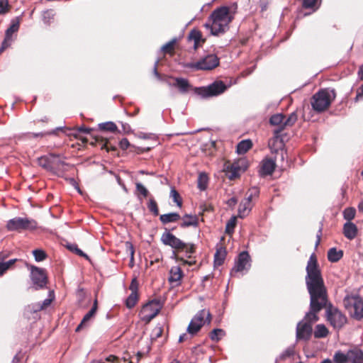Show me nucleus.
Segmentation results:
<instances>
[{
	"mask_svg": "<svg viewBox=\"0 0 363 363\" xmlns=\"http://www.w3.org/2000/svg\"><path fill=\"white\" fill-rule=\"evenodd\" d=\"M171 79L173 82H168V84L177 88L181 94H186L193 90L195 94L203 99L218 96L227 89V86L223 81H215L207 86L194 87L186 79L182 77H171Z\"/></svg>",
	"mask_w": 363,
	"mask_h": 363,
	"instance_id": "f257e3e1",
	"label": "nucleus"
},
{
	"mask_svg": "<svg viewBox=\"0 0 363 363\" xmlns=\"http://www.w3.org/2000/svg\"><path fill=\"white\" fill-rule=\"evenodd\" d=\"M234 16L228 6H221L214 10L203 26L210 30L213 35L225 33L229 29V24Z\"/></svg>",
	"mask_w": 363,
	"mask_h": 363,
	"instance_id": "f03ea898",
	"label": "nucleus"
},
{
	"mask_svg": "<svg viewBox=\"0 0 363 363\" xmlns=\"http://www.w3.org/2000/svg\"><path fill=\"white\" fill-rule=\"evenodd\" d=\"M306 284L312 307L316 308V310H322L328 303V295L321 274H308Z\"/></svg>",
	"mask_w": 363,
	"mask_h": 363,
	"instance_id": "7ed1b4c3",
	"label": "nucleus"
},
{
	"mask_svg": "<svg viewBox=\"0 0 363 363\" xmlns=\"http://www.w3.org/2000/svg\"><path fill=\"white\" fill-rule=\"evenodd\" d=\"M335 97L336 93L335 90L323 89L312 96L311 104L315 111L322 113L328 109Z\"/></svg>",
	"mask_w": 363,
	"mask_h": 363,
	"instance_id": "20e7f679",
	"label": "nucleus"
},
{
	"mask_svg": "<svg viewBox=\"0 0 363 363\" xmlns=\"http://www.w3.org/2000/svg\"><path fill=\"white\" fill-rule=\"evenodd\" d=\"M161 240L165 245H169L177 252H185L186 254L195 252V245L184 242L170 232H165L162 235Z\"/></svg>",
	"mask_w": 363,
	"mask_h": 363,
	"instance_id": "39448f33",
	"label": "nucleus"
},
{
	"mask_svg": "<svg viewBox=\"0 0 363 363\" xmlns=\"http://www.w3.org/2000/svg\"><path fill=\"white\" fill-rule=\"evenodd\" d=\"M161 240L165 245H169L177 252H185L186 254L195 252V245L184 242L170 232H165L162 235Z\"/></svg>",
	"mask_w": 363,
	"mask_h": 363,
	"instance_id": "423d86ee",
	"label": "nucleus"
},
{
	"mask_svg": "<svg viewBox=\"0 0 363 363\" xmlns=\"http://www.w3.org/2000/svg\"><path fill=\"white\" fill-rule=\"evenodd\" d=\"M245 198L242 200L238 207V217L243 218L249 215L253 206V200L258 199L259 196V189L257 186H253L247 191Z\"/></svg>",
	"mask_w": 363,
	"mask_h": 363,
	"instance_id": "0eeeda50",
	"label": "nucleus"
},
{
	"mask_svg": "<svg viewBox=\"0 0 363 363\" xmlns=\"http://www.w3.org/2000/svg\"><path fill=\"white\" fill-rule=\"evenodd\" d=\"M212 320L211 313L208 310L199 311L192 318L187 328V332L194 335H196L205 324H210Z\"/></svg>",
	"mask_w": 363,
	"mask_h": 363,
	"instance_id": "6e6552de",
	"label": "nucleus"
},
{
	"mask_svg": "<svg viewBox=\"0 0 363 363\" xmlns=\"http://www.w3.org/2000/svg\"><path fill=\"white\" fill-rule=\"evenodd\" d=\"M343 304L351 317L357 320L363 318V301L359 296H347L343 299Z\"/></svg>",
	"mask_w": 363,
	"mask_h": 363,
	"instance_id": "1a4fd4ad",
	"label": "nucleus"
},
{
	"mask_svg": "<svg viewBox=\"0 0 363 363\" xmlns=\"http://www.w3.org/2000/svg\"><path fill=\"white\" fill-rule=\"evenodd\" d=\"M6 229L9 231L32 230L38 227L37 222L28 218L16 217L9 220L6 223Z\"/></svg>",
	"mask_w": 363,
	"mask_h": 363,
	"instance_id": "9d476101",
	"label": "nucleus"
},
{
	"mask_svg": "<svg viewBox=\"0 0 363 363\" xmlns=\"http://www.w3.org/2000/svg\"><path fill=\"white\" fill-rule=\"evenodd\" d=\"M326 316L328 321L335 329H340L347 323L346 316L331 303H326Z\"/></svg>",
	"mask_w": 363,
	"mask_h": 363,
	"instance_id": "9b49d317",
	"label": "nucleus"
},
{
	"mask_svg": "<svg viewBox=\"0 0 363 363\" xmlns=\"http://www.w3.org/2000/svg\"><path fill=\"white\" fill-rule=\"evenodd\" d=\"M161 307L159 301L152 300L145 304L140 311V320L145 324H148L160 313Z\"/></svg>",
	"mask_w": 363,
	"mask_h": 363,
	"instance_id": "f8f14e48",
	"label": "nucleus"
},
{
	"mask_svg": "<svg viewBox=\"0 0 363 363\" xmlns=\"http://www.w3.org/2000/svg\"><path fill=\"white\" fill-rule=\"evenodd\" d=\"M219 65V58L216 55H208L198 62L190 65L200 70H211Z\"/></svg>",
	"mask_w": 363,
	"mask_h": 363,
	"instance_id": "ddd939ff",
	"label": "nucleus"
},
{
	"mask_svg": "<svg viewBox=\"0 0 363 363\" xmlns=\"http://www.w3.org/2000/svg\"><path fill=\"white\" fill-rule=\"evenodd\" d=\"M20 22L18 18L13 20L9 28H7L5 33V38L0 47V52H3L11 45L13 33L17 32L19 29Z\"/></svg>",
	"mask_w": 363,
	"mask_h": 363,
	"instance_id": "4468645a",
	"label": "nucleus"
},
{
	"mask_svg": "<svg viewBox=\"0 0 363 363\" xmlns=\"http://www.w3.org/2000/svg\"><path fill=\"white\" fill-rule=\"evenodd\" d=\"M251 266L250 256L247 252L243 251L238 255L236 262V272L249 270Z\"/></svg>",
	"mask_w": 363,
	"mask_h": 363,
	"instance_id": "2eb2a0df",
	"label": "nucleus"
},
{
	"mask_svg": "<svg viewBox=\"0 0 363 363\" xmlns=\"http://www.w3.org/2000/svg\"><path fill=\"white\" fill-rule=\"evenodd\" d=\"M312 334V325L308 323H299L296 328L297 340H308Z\"/></svg>",
	"mask_w": 363,
	"mask_h": 363,
	"instance_id": "dca6fc26",
	"label": "nucleus"
},
{
	"mask_svg": "<svg viewBox=\"0 0 363 363\" xmlns=\"http://www.w3.org/2000/svg\"><path fill=\"white\" fill-rule=\"evenodd\" d=\"M274 137L269 141V147L272 152L277 153L279 150L283 151L284 143L280 135V130H274Z\"/></svg>",
	"mask_w": 363,
	"mask_h": 363,
	"instance_id": "f3484780",
	"label": "nucleus"
},
{
	"mask_svg": "<svg viewBox=\"0 0 363 363\" xmlns=\"http://www.w3.org/2000/svg\"><path fill=\"white\" fill-rule=\"evenodd\" d=\"M275 162L269 158L264 159L260 164L259 173L262 176L270 175L274 171Z\"/></svg>",
	"mask_w": 363,
	"mask_h": 363,
	"instance_id": "a211bd4d",
	"label": "nucleus"
},
{
	"mask_svg": "<svg viewBox=\"0 0 363 363\" xmlns=\"http://www.w3.org/2000/svg\"><path fill=\"white\" fill-rule=\"evenodd\" d=\"M224 172H225L226 177L230 180H234L238 178L242 173L235 164L227 162L224 165Z\"/></svg>",
	"mask_w": 363,
	"mask_h": 363,
	"instance_id": "6ab92c4d",
	"label": "nucleus"
},
{
	"mask_svg": "<svg viewBox=\"0 0 363 363\" xmlns=\"http://www.w3.org/2000/svg\"><path fill=\"white\" fill-rule=\"evenodd\" d=\"M8 255L5 252H0V272H5L6 271L11 269V266L13 265L16 262L25 264L22 260H18L17 259H12L8 261H5L7 258Z\"/></svg>",
	"mask_w": 363,
	"mask_h": 363,
	"instance_id": "aec40b11",
	"label": "nucleus"
},
{
	"mask_svg": "<svg viewBox=\"0 0 363 363\" xmlns=\"http://www.w3.org/2000/svg\"><path fill=\"white\" fill-rule=\"evenodd\" d=\"M188 40L194 41V50H196L206 42V39L202 38L201 32L197 29H193L190 31L188 35Z\"/></svg>",
	"mask_w": 363,
	"mask_h": 363,
	"instance_id": "412c9836",
	"label": "nucleus"
},
{
	"mask_svg": "<svg viewBox=\"0 0 363 363\" xmlns=\"http://www.w3.org/2000/svg\"><path fill=\"white\" fill-rule=\"evenodd\" d=\"M94 140L90 143L93 146L100 145L101 149H105L107 152L116 151L117 149L115 146L109 145L108 140L101 136L96 135L93 138Z\"/></svg>",
	"mask_w": 363,
	"mask_h": 363,
	"instance_id": "4be33fe9",
	"label": "nucleus"
},
{
	"mask_svg": "<svg viewBox=\"0 0 363 363\" xmlns=\"http://www.w3.org/2000/svg\"><path fill=\"white\" fill-rule=\"evenodd\" d=\"M31 280L35 290L43 289L48 282L46 274H31Z\"/></svg>",
	"mask_w": 363,
	"mask_h": 363,
	"instance_id": "5701e85b",
	"label": "nucleus"
},
{
	"mask_svg": "<svg viewBox=\"0 0 363 363\" xmlns=\"http://www.w3.org/2000/svg\"><path fill=\"white\" fill-rule=\"evenodd\" d=\"M226 255V248L222 245H217L216 252L214 255V265L216 267L221 266L224 263Z\"/></svg>",
	"mask_w": 363,
	"mask_h": 363,
	"instance_id": "b1692460",
	"label": "nucleus"
},
{
	"mask_svg": "<svg viewBox=\"0 0 363 363\" xmlns=\"http://www.w3.org/2000/svg\"><path fill=\"white\" fill-rule=\"evenodd\" d=\"M357 225L352 222H347L343 226V234L349 240H353L357 235Z\"/></svg>",
	"mask_w": 363,
	"mask_h": 363,
	"instance_id": "393cba45",
	"label": "nucleus"
},
{
	"mask_svg": "<svg viewBox=\"0 0 363 363\" xmlns=\"http://www.w3.org/2000/svg\"><path fill=\"white\" fill-rule=\"evenodd\" d=\"M181 219V216L178 213L172 212L160 215V222L165 225L169 223H175Z\"/></svg>",
	"mask_w": 363,
	"mask_h": 363,
	"instance_id": "a878e982",
	"label": "nucleus"
},
{
	"mask_svg": "<svg viewBox=\"0 0 363 363\" xmlns=\"http://www.w3.org/2000/svg\"><path fill=\"white\" fill-rule=\"evenodd\" d=\"M182 223H181L180 226L183 228L194 226L197 227L199 225V218L196 216H191L189 214H186L182 218Z\"/></svg>",
	"mask_w": 363,
	"mask_h": 363,
	"instance_id": "bb28decb",
	"label": "nucleus"
},
{
	"mask_svg": "<svg viewBox=\"0 0 363 363\" xmlns=\"http://www.w3.org/2000/svg\"><path fill=\"white\" fill-rule=\"evenodd\" d=\"M286 116L282 113L274 114L271 116L269 123L272 125H277L279 128L277 130H280V133L285 128L284 126V119Z\"/></svg>",
	"mask_w": 363,
	"mask_h": 363,
	"instance_id": "cd10ccee",
	"label": "nucleus"
},
{
	"mask_svg": "<svg viewBox=\"0 0 363 363\" xmlns=\"http://www.w3.org/2000/svg\"><path fill=\"white\" fill-rule=\"evenodd\" d=\"M349 361L352 363L363 362V352L360 350L354 349L348 351Z\"/></svg>",
	"mask_w": 363,
	"mask_h": 363,
	"instance_id": "c85d7f7f",
	"label": "nucleus"
},
{
	"mask_svg": "<svg viewBox=\"0 0 363 363\" xmlns=\"http://www.w3.org/2000/svg\"><path fill=\"white\" fill-rule=\"evenodd\" d=\"M343 257V251L335 247L330 248L328 252V259L332 262L339 261Z\"/></svg>",
	"mask_w": 363,
	"mask_h": 363,
	"instance_id": "c756f323",
	"label": "nucleus"
},
{
	"mask_svg": "<svg viewBox=\"0 0 363 363\" xmlns=\"http://www.w3.org/2000/svg\"><path fill=\"white\" fill-rule=\"evenodd\" d=\"M306 271L307 272H320L317 257L314 253H313L309 258L306 266Z\"/></svg>",
	"mask_w": 363,
	"mask_h": 363,
	"instance_id": "7c9ffc66",
	"label": "nucleus"
},
{
	"mask_svg": "<svg viewBox=\"0 0 363 363\" xmlns=\"http://www.w3.org/2000/svg\"><path fill=\"white\" fill-rule=\"evenodd\" d=\"M310 308L311 310L308 313H306L305 319L306 320V323H308L311 325L313 323L318 320V316L317 313L321 310H316V308L312 307V301L310 303Z\"/></svg>",
	"mask_w": 363,
	"mask_h": 363,
	"instance_id": "2f4dec72",
	"label": "nucleus"
},
{
	"mask_svg": "<svg viewBox=\"0 0 363 363\" xmlns=\"http://www.w3.org/2000/svg\"><path fill=\"white\" fill-rule=\"evenodd\" d=\"M252 147L250 140H243L237 145V152L240 155L246 153Z\"/></svg>",
	"mask_w": 363,
	"mask_h": 363,
	"instance_id": "473e14b6",
	"label": "nucleus"
},
{
	"mask_svg": "<svg viewBox=\"0 0 363 363\" xmlns=\"http://www.w3.org/2000/svg\"><path fill=\"white\" fill-rule=\"evenodd\" d=\"M99 129L102 131L111 133H116L118 131L116 125L112 121L99 123Z\"/></svg>",
	"mask_w": 363,
	"mask_h": 363,
	"instance_id": "72a5a7b5",
	"label": "nucleus"
},
{
	"mask_svg": "<svg viewBox=\"0 0 363 363\" xmlns=\"http://www.w3.org/2000/svg\"><path fill=\"white\" fill-rule=\"evenodd\" d=\"M95 315V313H94V310H90L84 316V318H82L81 323H79V325L77 327L76 330H75V332L78 333L81 330H82L83 328L87 327L88 325V322L91 320V318L92 317H94V315Z\"/></svg>",
	"mask_w": 363,
	"mask_h": 363,
	"instance_id": "f704fd0d",
	"label": "nucleus"
},
{
	"mask_svg": "<svg viewBox=\"0 0 363 363\" xmlns=\"http://www.w3.org/2000/svg\"><path fill=\"white\" fill-rule=\"evenodd\" d=\"M176 44V39H172L162 48V51L164 55H169L172 56L174 54V48Z\"/></svg>",
	"mask_w": 363,
	"mask_h": 363,
	"instance_id": "c9c22d12",
	"label": "nucleus"
},
{
	"mask_svg": "<svg viewBox=\"0 0 363 363\" xmlns=\"http://www.w3.org/2000/svg\"><path fill=\"white\" fill-rule=\"evenodd\" d=\"M328 328L323 324L317 325L314 332V336L316 338L325 337L328 335Z\"/></svg>",
	"mask_w": 363,
	"mask_h": 363,
	"instance_id": "e433bc0d",
	"label": "nucleus"
},
{
	"mask_svg": "<svg viewBox=\"0 0 363 363\" xmlns=\"http://www.w3.org/2000/svg\"><path fill=\"white\" fill-rule=\"evenodd\" d=\"M138 293L131 292L125 300V306L128 308H133L138 301Z\"/></svg>",
	"mask_w": 363,
	"mask_h": 363,
	"instance_id": "4c0bfd02",
	"label": "nucleus"
},
{
	"mask_svg": "<svg viewBox=\"0 0 363 363\" xmlns=\"http://www.w3.org/2000/svg\"><path fill=\"white\" fill-rule=\"evenodd\" d=\"M208 177L206 173H200L198 177V188L201 190L204 191L207 188L208 186Z\"/></svg>",
	"mask_w": 363,
	"mask_h": 363,
	"instance_id": "58836bf2",
	"label": "nucleus"
},
{
	"mask_svg": "<svg viewBox=\"0 0 363 363\" xmlns=\"http://www.w3.org/2000/svg\"><path fill=\"white\" fill-rule=\"evenodd\" d=\"M183 275L184 274H169L167 279L172 287H176L180 285Z\"/></svg>",
	"mask_w": 363,
	"mask_h": 363,
	"instance_id": "ea45409f",
	"label": "nucleus"
},
{
	"mask_svg": "<svg viewBox=\"0 0 363 363\" xmlns=\"http://www.w3.org/2000/svg\"><path fill=\"white\" fill-rule=\"evenodd\" d=\"M225 335V332L223 329H214L209 335L211 340L213 342H218Z\"/></svg>",
	"mask_w": 363,
	"mask_h": 363,
	"instance_id": "a19ab883",
	"label": "nucleus"
},
{
	"mask_svg": "<svg viewBox=\"0 0 363 363\" xmlns=\"http://www.w3.org/2000/svg\"><path fill=\"white\" fill-rule=\"evenodd\" d=\"M348 352L347 354H344L340 351H337L333 356V360L335 363H347L349 362Z\"/></svg>",
	"mask_w": 363,
	"mask_h": 363,
	"instance_id": "79ce46f5",
	"label": "nucleus"
},
{
	"mask_svg": "<svg viewBox=\"0 0 363 363\" xmlns=\"http://www.w3.org/2000/svg\"><path fill=\"white\" fill-rule=\"evenodd\" d=\"M55 13L53 9H47L43 12V21L45 24H50L51 21L54 19Z\"/></svg>",
	"mask_w": 363,
	"mask_h": 363,
	"instance_id": "37998d69",
	"label": "nucleus"
},
{
	"mask_svg": "<svg viewBox=\"0 0 363 363\" xmlns=\"http://www.w3.org/2000/svg\"><path fill=\"white\" fill-rule=\"evenodd\" d=\"M170 197L173 199L174 202L177 203V206H179V208L182 206V199L174 187H172L171 189Z\"/></svg>",
	"mask_w": 363,
	"mask_h": 363,
	"instance_id": "c03bdc74",
	"label": "nucleus"
},
{
	"mask_svg": "<svg viewBox=\"0 0 363 363\" xmlns=\"http://www.w3.org/2000/svg\"><path fill=\"white\" fill-rule=\"evenodd\" d=\"M147 208L154 216H156L159 215L158 206L156 201L153 198L150 199L147 203Z\"/></svg>",
	"mask_w": 363,
	"mask_h": 363,
	"instance_id": "a18cd8bd",
	"label": "nucleus"
},
{
	"mask_svg": "<svg viewBox=\"0 0 363 363\" xmlns=\"http://www.w3.org/2000/svg\"><path fill=\"white\" fill-rule=\"evenodd\" d=\"M356 210L352 207L346 208L343 211L344 218L348 222H350L354 218Z\"/></svg>",
	"mask_w": 363,
	"mask_h": 363,
	"instance_id": "49530a36",
	"label": "nucleus"
},
{
	"mask_svg": "<svg viewBox=\"0 0 363 363\" xmlns=\"http://www.w3.org/2000/svg\"><path fill=\"white\" fill-rule=\"evenodd\" d=\"M297 119H298V116L296 114V112H293L291 113L287 118H285L284 119V126L287 127V126H292L294 125V123L297 121Z\"/></svg>",
	"mask_w": 363,
	"mask_h": 363,
	"instance_id": "de8ad7c7",
	"label": "nucleus"
},
{
	"mask_svg": "<svg viewBox=\"0 0 363 363\" xmlns=\"http://www.w3.org/2000/svg\"><path fill=\"white\" fill-rule=\"evenodd\" d=\"M123 362L125 363H133L132 361H129L126 357H123ZM92 363H119V361L116 356L111 354L106 358V362H94Z\"/></svg>",
	"mask_w": 363,
	"mask_h": 363,
	"instance_id": "09e8293b",
	"label": "nucleus"
},
{
	"mask_svg": "<svg viewBox=\"0 0 363 363\" xmlns=\"http://www.w3.org/2000/svg\"><path fill=\"white\" fill-rule=\"evenodd\" d=\"M235 165L238 167L241 172H244L248 167L249 163L247 159L240 158L237 161L234 162Z\"/></svg>",
	"mask_w": 363,
	"mask_h": 363,
	"instance_id": "8fccbe9b",
	"label": "nucleus"
},
{
	"mask_svg": "<svg viewBox=\"0 0 363 363\" xmlns=\"http://www.w3.org/2000/svg\"><path fill=\"white\" fill-rule=\"evenodd\" d=\"M67 248L70 250L71 252L75 253L76 255L84 257L88 259V256L84 253L79 248H78L77 245L76 244H69L67 245Z\"/></svg>",
	"mask_w": 363,
	"mask_h": 363,
	"instance_id": "3c124183",
	"label": "nucleus"
},
{
	"mask_svg": "<svg viewBox=\"0 0 363 363\" xmlns=\"http://www.w3.org/2000/svg\"><path fill=\"white\" fill-rule=\"evenodd\" d=\"M33 254L35 257V259L37 262L43 261L47 257V254L45 253V251H43L42 250H39V249L35 250L33 251Z\"/></svg>",
	"mask_w": 363,
	"mask_h": 363,
	"instance_id": "603ef678",
	"label": "nucleus"
},
{
	"mask_svg": "<svg viewBox=\"0 0 363 363\" xmlns=\"http://www.w3.org/2000/svg\"><path fill=\"white\" fill-rule=\"evenodd\" d=\"M11 6L8 0H0V14H5L10 11Z\"/></svg>",
	"mask_w": 363,
	"mask_h": 363,
	"instance_id": "864d4df0",
	"label": "nucleus"
},
{
	"mask_svg": "<svg viewBox=\"0 0 363 363\" xmlns=\"http://www.w3.org/2000/svg\"><path fill=\"white\" fill-rule=\"evenodd\" d=\"M236 225V218L233 217L231 218L227 223L226 227H225V232L228 234H230L233 231L234 228Z\"/></svg>",
	"mask_w": 363,
	"mask_h": 363,
	"instance_id": "5fc2aeb1",
	"label": "nucleus"
},
{
	"mask_svg": "<svg viewBox=\"0 0 363 363\" xmlns=\"http://www.w3.org/2000/svg\"><path fill=\"white\" fill-rule=\"evenodd\" d=\"M136 191L143 195L144 198L147 197L149 195L148 190L140 183H136Z\"/></svg>",
	"mask_w": 363,
	"mask_h": 363,
	"instance_id": "6e6d98bb",
	"label": "nucleus"
},
{
	"mask_svg": "<svg viewBox=\"0 0 363 363\" xmlns=\"http://www.w3.org/2000/svg\"><path fill=\"white\" fill-rule=\"evenodd\" d=\"M318 0H303V7L305 9H313L316 6Z\"/></svg>",
	"mask_w": 363,
	"mask_h": 363,
	"instance_id": "4d7b16f0",
	"label": "nucleus"
},
{
	"mask_svg": "<svg viewBox=\"0 0 363 363\" xmlns=\"http://www.w3.org/2000/svg\"><path fill=\"white\" fill-rule=\"evenodd\" d=\"M138 286H139V284H138L137 277H135L132 279L130 285L129 286V289L131 291V292L138 293Z\"/></svg>",
	"mask_w": 363,
	"mask_h": 363,
	"instance_id": "13d9d810",
	"label": "nucleus"
},
{
	"mask_svg": "<svg viewBox=\"0 0 363 363\" xmlns=\"http://www.w3.org/2000/svg\"><path fill=\"white\" fill-rule=\"evenodd\" d=\"M294 354V350L293 347L287 348L281 355V358L285 359L288 357L293 356Z\"/></svg>",
	"mask_w": 363,
	"mask_h": 363,
	"instance_id": "bf43d9fd",
	"label": "nucleus"
},
{
	"mask_svg": "<svg viewBox=\"0 0 363 363\" xmlns=\"http://www.w3.org/2000/svg\"><path fill=\"white\" fill-rule=\"evenodd\" d=\"M120 147L125 150L130 146V143L127 138H123L119 143Z\"/></svg>",
	"mask_w": 363,
	"mask_h": 363,
	"instance_id": "052dcab7",
	"label": "nucleus"
},
{
	"mask_svg": "<svg viewBox=\"0 0 363 363\" xmlns=\"http://www.w3.org/2000/svg\"><path fill=\"white\" fill-rule=\"evenodd\" d=\"M48 134H50V133H29L28 137L30 138H38V137L43 138Z\"/></svg>",
	"mask_w": 363,
	"mask_h": 363,
	"instance_id": "680f3d73",
	"label": "nucleus"
},
{
	"mask_svg": "<svg viewBox=\"0 0 363 363\" xmlns=\"http://www.w3.org/2000/svg\"><path fill=\"white\" fill-rule=\"evenodd\" d=\"M52 299L50 298H46L43 301V302L42 303V304L39 307V310H43V309H45L47 307H48L51 302H52Z\"/></svg>",
	"mask_w": 363,
	"mask_h": 363,
	"instance_id": "e2e57ef3",
	"label": "nucleus"
},
{
	"mask_svg": "<svg viewBox=\"0 0 363 363\" xmlns=\"http://www.w3.org/2000/svg\"><path fill=\"white\" fill-rule=\"evenodd\" d=\"M363 97V84L358 89L357 95L354 99L355 102H357L359 99Z\"/></svg>",
	"mask_w": 363,
	"mask_h": 363,
	"instance_id": "0e129e2a",
	"label": "nucleus"
},
{
	"mask_svg": "<svg viewBox=\"0 0 363 363\" xmlns=\"http://www.w3.org/2000/svg\"><path fill=\"white\" fill-rule=\"evenodd\" d=\"M158 65H159V60H157L155 63V65H154V68H153V73L155 74V76L158 79H160L161 78V75L158 72V70H157V68H158Z\"/></svg>",
	"mask_w": 363,
	"mask_h": 363,
	"instance_id": "69168bd1",
	"label": "nucleus"
},
{
	"mask_svg": "<svg viewBox=\"0 0 363 363\" xmlns=\"http://www.w3.org/2000/svg\"><path fill=\"white\" fill-rule=\"evenodd\" d=\"M126 245V247H127V249L130 252V257H131V259H133V255H134V249H133V246L131 243L127 242L125 243Z\"/></svg>",
	"mask_w": 363,
	"mask_h": 363,
	"instance_id": "338daca9",
	"label": "nucleus"
},
{
	"mask_svg": "<svg viewBox=\"0 0 363 363\" xmlns=\"http://www.w3.org/2000/svg\"><path fill=\"white\" fill-rule=\"evenodd\" d=\"M77 130L79 133H89L92 130V129L89 128H86L84 126H81L78 128Z\"/></svg>",
	"mask_w": 363,
	"mask_h": 363,
	"instance_id": "774afa93",
	"label": "nucleus"
}]
</instances>
